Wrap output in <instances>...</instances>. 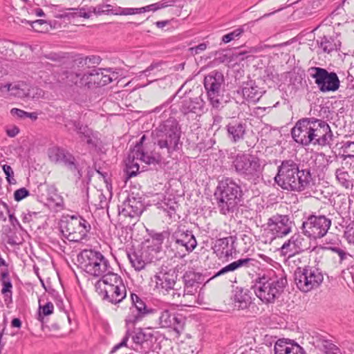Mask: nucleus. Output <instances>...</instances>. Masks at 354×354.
Masks as SVG:
<instances>
[{
    "label": "nucleus",
    "mask_w": 354,
    "mask_h": 354,
    "mask_svg": "<svg viewBox=\"0 0 354 354\" xmlns=\"http://www.w3.org/2000/svg\"><path fill=\"white\" fill-rule=\"evenodd\" d=\"M160 66L161 62L152 63L145 71H142L141 73L145 75L148 76L151 71L154 70L155 68H158Z\"/></svg>",
    "instance_id": "obj_63"
},
{
    "label": "nucleus",
    "mask_w": 354,
    "mask_h": 354,
    "mask_svg": "<svg viewBox=\"0 0 354 354\" xmlns=\"http://www.w3.org/2000/svg\"><path fill=\"white\" fill-rule=\"evenodd\" d=\"M335 176L339 183L344 187L348 189L350 186L353 185L350 180V175L348 171L345 170L344 167L337 169L335 171Z\"/></svg>",
    "instance_id": "obj_40"
},
{
    "label": "nucleus",
    "mask_w": 354,
    "mask_h": 354,
    "mask_svg": "<svg viewBox=\"0 0 354 354\" xmlns=\"http://www.w3.org/2000/svg\"><path fill=\"white\" fill-rule=\"evenodd\" d=\"M331 226L330 218L324 215L310 214L303 222L302 230L305 236L316 240L324 237Z\"/></svg>",
    "instance_id": "obj_12"
},
{
    "label": "nucleus",
    "mask_w": 354,
    "mask_h": 354,
    "mask_svg": "<svg viewBox=\"0 0 354 354\" xmlns=\"http://www.w3.org/2000/svg\"><path fill=\"white\" fill-rule=\"evenodd\" d=\"M39 319H41L42 316H48L51 315L54 310V306L51 302H47L45 305L41 306L39 303Z\"/></svg>",
    "instance_id": "obj_47"
},
{
    "label": "nucleus",
    "mask_w": 354,
    "mask_h": 354,
    "mask_svg": "<svg viewBox=\"0 0 354 354\" xmlns=\"http://www.w3.org/2000/svg\"><path fill=\"white\" fill-rule=\"evenodd\" d=\"M178 0H162L157 3H156L157 10H160L169 6H172Z\"/></svg>",
    "instance_id": "obj_58"
},
{
    "label": "nucleus",
    "mask_w": 354,
    "mask_h": 354,
    "mask_svg": "<svg viewBox=\"0 0 354 354\" xmlns=\"http://www.w3.org/2000/svg\"><path fill=\"white\" fill-rule=\"evenodd\" d=\"M170 233L169 231L155 233L151 236V244L146 245L153 254H157L162 248V244L165 239H169Z\"/></svg>",
    "instance_id": "obj_34"
},
{
    "label": "nucleus",
    "mask_w": 354,
    "mask_h": 354,
    "mask_svg": "<svg viewBox=\"0 0 354 354\" xmlns=\"http://www.w3.org/2000/svg\"><path fill=\"white\" fill-rule=\"evenodd\" d=\"M264 91L251 80L243 84L241 93L245 100L250 102H257L262 97Z\"/></svg>",
    "instance_id": "obj_30"
},
{
    "label": "nucleus",
    "mask_w": 354,
    "mask_h": 354,
    "mask_svg": "<svg viewBox=\"0 0 354 354\" xmlns=\"http://www.w3.org/2000/svg\"><path fill=\"white\" fill-rule=\"evenodd\" d=\"M131 300L132 306L129 308V312L125 318L127 331L122 341L113 347L114 351L121 348L122 346H127V342L129 339L130 330L133 328L136 323L148 315L158 313V308L148 306L136 294H131Z\"/></svg>",
    "instance_id": "obj_7"
},
{
    "label": "nucleus",
    "mask_w": 354,
    "mask_h": 354,
    "mask_svg": "<svg viewBox=\"0 0 354 354\" xmlns=\"http://www.w3.org/2000/svg\"><path fill=\"white\" fill-rule=\"evenodd\" d=\"M171 239L176 243L178 248H184L187 253L192 252L197 245V241L192 231L183 225L177 226L171 235Z\"/></svg>",
    "instance_id": "obj_18"
},
{
    "label": "nucleus",
    "mask_w": 354,
    "mask_h": 354,
    "mask_svg": "<svg viewBox=\"0 0 354 354\" xmlns=\"http://www.w3.org/2000/svg\"><path fill=\"white\" fill-rule=\"evenodd\" d=\"M291 241L293 243V248H295L297 254L301 253L308 249V243L301 235L295 234L290 237Z\"/></svg>",
    "instance_id": "obj_38"
},
{
    "label": "nucleus",
    "mask_w": 354,
    "mask_h": 354,
    "mask_svg": "<svg viewBox=\"0 0 354 354\" xmlns=\"http://www.w3.org/2000/svg\"><path fill=\"white\" fill-rule=\"evenodd\" d=\"M207 48V44L205 43H201L198 46L192 47L189 50L192 55H197L202 51H204Z\"/></svg>",
    "instance_id": "obj_59"
},
{
    "label": "nucleus",
    "mask_w": 354,
    "mask_h": 354,
    "mask_svg": "<svg viewBox=\"0 0 354 354\" xmlns=\"http://www.w3.org/2000/svg\"><path fill=\"white\" fill-rule=\"evenodd\" d=\"M82 257L86 272L91 275L103 277L112 270L109 261L100 252L84 250Z\"/></svg>",
    "instance_id": "obj_13"
},
{
    "label": "nucleus",
    "mask_w": 354,
    "mask_h": 354,
    "mask_svg": "<svg viewBox=\"0 0 354 354\" xmlns=\"http://www.w3.org/2000/svg\"><path fill=\"white\" fill-rule=\"evenodd\" d=\"M294 279L297 287L304 292H308L318 288L324 280L321 270L310 266L298 267L294 273Z\"/></svg>",
    "instance_id": "obj_8"
},
{
    "label": "nucleus",
    "mask_w": 354,
    "mask_h": 354,
    "mask_svg": "<svg viewBox=\"0 0 354 354\" xmlns=\"http://www.w3.org/2000/svg\"><path fill=\"white\" fill-rule=\"evenodd\" d=\"M293 223L288 215L276 214L268 218L267 225L272 234L283 237L292 231Z\"/></svg>",
    "instance_id": "obj_19"
},
{
    "label": "nucleus",
    "mask_w": 354,
    "mask_h": 354,
    "mask_svg": "<svg viewBox=\"0 0 354 354\" xmlns=\"http://www.w3.org/2000/svg\"><path fill=\"white\" fill-rule=\"evenodd\" d=\"M101 80V86H104L111 83L113 80L117 78V73L111 72L110 69L100 68V74Z\"/></svg>",
    "instance_id": "obj_42"
},
{
    "label": "nucleus",
    "mask_w": 354,
    "mask_h": 354,
    "mask_svg": "<svg viewBox=\"0 0 354 354\" xmlns=\"http://www.w3.org/2000/svg\"><path fill=\"white\" fill-rule=\"evenodd\" d=\"M131 157L136 158V160H139L147 165L158 164L162 160L160 156H149L145 153L143 150L139 151V149H137V152H131Z\"/></svg>",
    "instance_id": "obj_37"
},
{
    "label": "nucleus",
    "mask_w": 354,
    "mask_h": 354,
    "mask_svg": "<svg viewBox=\"0 0 354 354\" xmlns=\"http://www.w3.org/2000/svg\"><path fill=\"white\" fill-rule=\"evenodd\" d=\"M243 32L244 30L242 27L238 28L233 31L223 35L222 37V41L225 44L229 43L234 39L239 37Z\"/></svg>",
    "instance_id": "obj_45"
},
{
    "label": "nucleus",
    "mask_w": 354,
    "mask_h": 354,
    "mask_svg": "<svg viewBox=\"0 0 354 354\" xmlns=\"http://www.w3.org/2000/svg\"><path fill=\"white\" fill-rule=\"evenodd\" d=\"M294 140L303 146L330 145L333 133L326 121L314 117L299 119L291 130Z\"/></svg>",
    "instance_id": "obj_1"
},
{
    "label": "nucleus",
    "mask_w": 354,
    "mask_h": 354,
    "mask_svg": "<svg viewBox=\"0 0 354 354\" xmlns=\"http://www.w3.org/2000/svg\"><path fill=\"white\" fill-rule=\"evenodd\" d=\"M48 156L51 162L63 163L71 171H77L79 175L82 176L76 164L75 157L66 149L56 146L50 147L48 149Z\"/></svg>",
    "instance_id": "obj_21"
},
{
    "label": "nucleus",
    "mask_w": 354,
    "mask_h": 354,
    "mask_svg": "<svg viewBox=\"0 0 354 354\" xmlns=\"http://www.w3.org/2000/svg\"><path fill=\"white\" fill-rule=\"evenodd\" d=\"M131 342L129 347L140 353H147L153 347L156 340L154 332L151 328H138L132 333L130 331ZM126 346H129L127 344Z\"/></svg>",
    "instance_id": "obj_16"
},
{
    "label": "nucleus",
    "mask_w": 354,
    "mask_h": 354,
    "mask_svg": "<svg viewBox=\"0 0 354 354\" xmlns=\"http://www.w3.org/2000/svg\"><path fill=\"white\" fill-rule=\"evenodd\" d=\"M258 261L252 258L239 259L235 261L222 268L221 270L214 273V274L209 279H213L216 277L225 275L228 272H234L240 268H250L256 267L258 264Z\"/></svg>",
    "instance_id": "obj_26"
},
{
    "label": "nucleus",
    "mask_w": 354,
    "mask_h": 354,
    "mask_svg": "<svg viewBox=\"0 0 354 354\" xmlns=\"http://www.w3.org/2000/svg\"><path fill=\"white\" fill-rule=\"evenodd\" d=\"M68 10H75L77 12L73 13V16H77L80 17H84L85 19H89L91 17V15L93 13V11H91V6L85 8H68Z\"/></svg>",
    "instance_id": "obj_46"
},
{
    "label": "nucleus",
    "mask_w": 354,
    "mask_h": 354,
    "mask_svg": "<svg viewBox=\"0 0 354 354\" xmlns=\"http://www.w3.org/2000/svg\"><path fill=\"white\" fill-rule=\"evenodd\" d=\"M96 292L103 300L113 304L120 303L127 296V289L123 280H120L113 286H104L102 291Z\"/></svg>",
    "instance_id": "obj_23"
},
{
    "label": "nucleus",
    "mask_w": 354,
    "mask_h": 354,
    "mask_svg": "<svg viewBox=\"0 0 354 354\" xmlns=\"http://www.w3.org/2000/svg\"><path fill=\"white\" fill-rule=\"evenodd\" d=\"M91 11L96 15L114 14L112 10V6L110 4H99L95 7L91 6Z\"/></svg>",
    "instance_id": "obj_44"
},
{
    "label": "nucleus",
    "mask_w": 354,
    "mask_h": 354,
    "mask_svg": "<svg viewBox=\"0 0 354 354\" xmlns=\"http://www.w3.org/2000/svg\"><path fill=\"white\" fill-rule=\"evenodd\" d=\"M120 280H122V277L111 270L96 282L95 286V290L102 291V287L104 286H113V285L115 286Z\"/></svg>",
    "instance_id": "obj_35"
},
{
    "label": "nucleus",
    "mask_w": 354,
    "mask_h": 354,
    "mask_svg": "<svg viewBox=\"0 0 354 354\" xmlns=\"http://www.w3.org/2000/svg\"><path fill=\"white\" fill-rule=\"evenodd\" d=\"M227 137L234 144L240 142L245 139L247 132V124L241 120H232L225 127Z\"/></svg>",
    "instance_id": "obj_24"
},
{
    "label": "nucleus",
    "mask_w": 354,
    "mask_h": 354,
    "mask_svg": "<svg viewBox=\"0 0 354 354\" xmlns=\"http://www.w3.org/2000/svg\"><path fill=\"white\" fill-rule=\"evenodd\" d=\"M134 8H122L119 7L117 12H115L114 15H135Z\"/></svg>",
    "instance_id": "obj_60"
},
{
    "label": "nucleus",
    "mask_w": 354,
    "mask_h": 354,
    "mask_svg": "<svg viewBox=\"0 0 354 354\" xmlns=\"http://www.w3.org/2000/svg\"><path fill=\"white\" fill-rule=\"evenodd\" d=\"M318 46L322 49L324 53H330L332 51L337 50L340 48L341 42L337 37L332 36H323L317 40Z\"/></svg>",
    "instance_id": "obj_31"
},
{
    "label": "nucleus",
    "mask_w": 354,
    "mask_h": 354,
    "mask_svg": "<svg viewBox=\"0 0 354 354\" xmlns=\"http://www.w3.org/2000/svg\"><path fill=\"white\" fill-rule=\"evenodd\" d=\"M256 296L264 304H273L281 296L287 284V279L277 275L273 270L259 273L252 281Z\"/></svg>",
    "instance_id": "obj_4"
},
{
    "label": "nucleus",
    "mask_w": 354,
    "mask_h": 354,
    "mask_svg": "<svg viewBox=\"0 0 354 354\" xmlns=\"http://www.w3.org/2000/svg\"><path fill=\"white\" fill-rule=\"evenodd\" d=\"M236 237L230 236L227 237L219 239L216 241L214 248L216 252L221 256H224L227 259L232 258L233 254H236V250L234 245Z\"/></svg>",
    "instance_id": "obj_27"
},
{
    "label": "nucleus",
    "mask_w": 354,
    "mask_h": 354,
    "mask_svg": "<svg viewBox=\"0 0 354 354\" xmlns=\"http://www.w3.org/2000/svg\"><path fill=\"white\" fill-rule=\"evenodd\" d=\"M100 68H93L86 72H84V81L85 87L88 88H93L96 87H101V80L100 77Z\"/></svg>",
    "instance_id": "obj_33"
},
{
    "label": "nucleus",
    "mask_w": 354,
    "mask_h": 354,
    "mask_svg": "<svg viewBox=\"0 0 354 354\" xmlns=\"http://www.w3.org/2000/svg\"><path fill=\"white\" fill-rule=\"evenodd\" d=\"M225 85L223 75L218 71L210 72L204 79V86L207 91L208 100L214 109L223 107V91Z\"/></svg>",
    "instance_id": "obj_9"
},
{
    "label": "nucleus",
    "mask_w": 354,
    "mask_h": 354,
    "mask_svg": "<svg viewBox=\"0 0 354 354\" xmlns=\"http://www.w3.org/2000/svg\"><path fill=\"white\" fill-rule=\"evenodd\" d=\"M214 197L219 212L230 216L237 213L244 201L241 186L232 178H225L218 182Z\"/></svg>",
    "instance_id": "obj_3"
},
{
    "label": "nucleus",
    "mask_w": 354,
    "mask_h": 354,
    "mask_svg": "<svg viewBox=\"0 0 354 354\" xmlns=\"http://www.w3.org/2000/svg\"><path fill=\"white\" fill-rule=\"evenodd\" d=\"M327 250H331L333 252H335L339 257V263H342L344 260H346L348 257H351V256L344 251L343 249L337 247H327L325 248Z\"/></svg>",
    "instance_id": "obj_51"
},
{
    "label": "nucleus",
    "mask_w": 354,
    "mask_h": 354,
    "mask_svg": "<svg viewBox=\"0 0 354 354\" xmlns=\"http://www.w3.org/2000/svg\"><path fill=\"white\" fill-rule=\"evenodd\" d=\"M324 348L326 354H340L339 348L330 342L326 341Z\"/></svg>",
    "instance_id": "obj_53"
},
{
    "label": "nucleus",
    "mask_w": 354,
    "mask_h": 354,
    "mask_svg": "<svg viewBox=\"0 0 354 354\" xmlns=\"http://www.w3.org/2000/svg\"><path fill=\"white\" fill-rule=\"evenodd\" d=\"M0 91L3 94H9L10 95L21 98L30 95L28 86L24 82L1 84Z\"/></svg>",
    "instance_id": "obj_28"
},
{
    "label": "nucleus",
    "mask_w": 354,
    "mask_h": 354,
    "mask_svg": "<svg viewBox=\"0 0 354 354\" xmlns=\"http://www.w3.org/2000/svg\"><path fill=\"white\" fill-rule=\"evenodd\" d=\"M184 288L179 287L171 294V300L174 303L183 305V298L186 295H193L197 292L199 285L203 281V276L194 271H187L183 277Z\"/></svg>",
    "instance_id": "obj_14"
},
{
    "label": "nucleus",
    "mask_w": 354,
    "mask_h": 354,
    "mask_svg": "<svg viewBox=\"0 0 354 354\" xmlns=\"http://www.w3.org/2000/svg\"><path fill=\"white\" fill-rule=\"evenodd\" d=\"M157 207L162 209L170 219H175L176 217V210L178 208V204L174 198H164L161 203H157Z\"/></svg>",
    "instance_id": "obj_32"
},
{
    "label": "nucleus",
    "mask_w": 354,
    "mask_h": 354,
    "mask_svg": "<svg viewBox=\"0 0 354 354\" xmlns=\"http://www.w3.org/2000/svg\"><path fill=\"white\" fill-rule=\"evenodd\" d=\"M232 169L239 176L257 184L262 178L264 165L254 155L239 153L233 158Z\"/></svg>",
    "instance_id": "obj_6"
},
{
    "label": "nucleus",
    "mask_w": 354,
    "mask_h": 354,
    "mask_svg": "<svg viewBox=\"0 0 354 354\" xmlns=\"http://www.w3.org/2000/svg\"><path fill=\"white\" fill-rule=\"evenodd\" d=\"M83 140L86 141L88 147L92 149H95L97 147V138L93 132L91 135H89V138L86 137Z\"/></svg>",
    "instance_id": "obj_57"
},
{
    "label": "nucleus",
    "mask_w": 354,
    "mask_h": 354,
    "mask_svg": "<svg viewBox=\"0 0 354 354\" xmlns=\"http://www.w3.org/2000/svg\"><path fill=\"white\" fill-rule=\"evenodd\" d=\"M60 227L63 235L69 241L79 242L86 236L91 225L82 217L74 215L62 221Z\"/></svg>",
    "instance_id": "obj_11"
},
{
    "label": "nucleus",
    "mask_w": 354,
    "mask_h": 354,
    "mask_svg": "<svg viewBox=\"0 0 354 354\" xmlns=\"http://www.w3.org/2000/svg\"><path fill=\"white\" fill-rule=\"evenodd\" d=\"M311 70L315 72L311 74V77L321 92H335L339 89L340 81L335 72H328L320 67H313Z\"/></svg>",
    "instance_id": "obj_15"
},
{
    "label": "nucleus",
    "mask_w": 354,
    "mask_h": 354,
    "mask_svg": "<svg viewBox=\"0 0 354 354\" xmlns=\"http://www.w3.org/2000/svg\"><path fill=\"white\" fill-rule=\"evenodd\" d=\"M251 302V297L248 294V290H236L234 295V304L236 307L239 309L244 310L249 307Z\"/></svg>",
    "instance_id": "obj_36"
},
{
    "label": "nucleus",
    "mask_w": 354,
    "mask_h": 354,
    "mask_svg": "<svg viewBox=\"0 0 354 354\" xmlns=\"http://www.w3.org/2000/svg\"><path fill=\"white\" fill-rule=\"evenodd\" d=\"M77 133L80 136V138L83 140L86 137L89 138V135H91L93 131L91 129L88 128L87 125H84L80 122V125L77 127V129L75 130Z\"/></svg>",
    "instance_id": "obj_50"
},
{
    "label": "nucleus",
    "mask_w": 354,
    "mask_h": 354,
    "mask_svg": "<svg viewBox=\"0 0 354 354\" xmlns=\"http://www.w3.org/2000/svg\"><path fill=\"white\" fill-rule=\"evenodd\" d=\"M274 182L281 189L301 192L314 185V178L310 168L301 169L293 160H284L277 167Z\"/></svg>",
    "instance_id": "obj_2"
},
{
    "label": "nucleus",
    "mask_w": 354,
    "mask_h": 354,
    "mask_svg": "<svg viewBox=\"0 0 354 354\" xmlns=\"http://www.w3.org/2000/svg\"><path fill=\"white\" fill-rule=\"evenodd\" d=\"M205 102L201 97L184 99L180 106V112L184 115L194 113L201 115L203 112Z\"/></svg>",
    "instance_id": "obj_29"
},
{
    "label": "nucleus",
    "mask_w": 354,
    "mask_h": 354,
    "mask_svg": "<svg viewBox=\"0 0 354 354\" xmlns=\"http://www.w3.org/2000/svg\"><path fill=\"white\" fill-rule=\"evenodd\" d=\"M223 121V117L220 115L215 114L213 116V123L212 127H216V129H218L221 127V123Z\"/></svg>",
    "instance_id": "obj_64"
},
{
    "label": "nucleus",
    "mask_w": 354,
    "mask_h": 354,
    "mask_svg": "<svg viewBox=\"0 0 354 354\" xmlns=\"http://www.w3.org/2000/svg\"><path fill=\"white\" fill-rule=\"evenodd\" d=\"M80 121L74 120H66L65 121V127L68 128V129H73L74 131L77 129V127L80 125Z\"/></svg>",
    "instance_id": "obj_62"
},
{
    "label": "nucleus",
    "mask_w": 354,
    "mask_h": 354,
    "mask_svg": "<svg viewBox=\"0 0 354 354\" xmlns=\"http://www.w3.org/2000/svg\"><path fill=\"white\" fill-rule=\"evenodd\" d=\"M178 276L176 268L162 265L154 275L156 289L160 294L169 296L171 299V294L178 288Z\"/></svg>",
    "instance_id": "obj_10"
},
{
    "label": "nucleus",
    "mask_w": 354,
    "mask_h": 354,
    "mask_svg": "<svg viewBox=\"0 0 354 354\" xmlns=\"http://www.w3.org/2000/svg\"><path fill=\"white\" fill-rule=\"evenodd\" d=\"M1 204L2 205V208L0 207V221L6 222L7 216H9L11 212L6 203L1 201Z\"/></svg>",
    "instance_id": "obj_56"
},
{
    "label": "nucleus",
    "mask_w": 354,
    "mask_h": 354,
    "mask_svg": "<svg viewBox=\"0 0 354 354\" xmlns=\"http://www.w3.org/2000/svg\"><path fill=\"white\" fill-rule=\"evenodd\" d=\"M153 135L154 144L167 157H171L174 151L181 148V128L174 118H169L160 124L154 130Z\"/></svg>",
    "instance_id": "obj_5"
},
{
    "label": "nucleus",
    "mask_w": 354,
    "mask_h": 354,
    "mask_svg": "<svg viewBox=\"0 0 354 354\" xmlns=\"http://www.w3.org/2000/svg\"><path fill=\"white\" fill-rule=\"evenodd\" d=\"M136 158L131 157V152L126 160V174L128 178L136 176L139 171V164L135 160Z\"/></svg>",
    "instance_id": "obj_41"
},
{
    "label": "nucleus",
    "mask_w": 354,
    "mask_h": 354,
    "mask_svg": "<svg viewBox=\"0 0 354 354\" xmlns=\"http://www.w3.org/2000/svg\"><path fill=\"white\" fill-rule=\"evenodd\" d=\"M274 354H306L304 349L288 339H278L274 346Z\"/></svg>",
    "instance_id": "obj_25"
},
{
    "label": "nucleus",
    "mask_w": 354,
    "mask_h": 354,
    "mask_svg": "<svg viewBox=\"0 0 354 354\" xmlns=\"http://www.w3.org/2000/svg\"><path fill=\"white\" fill-rule=\"evenodd\" d=\"M344 236L349 243L354 244V221L346 226Z\"/></svg>",
    "instance_id": "obj_49"
},
{
    "label": "nucleus",
    "mask_w": 354,
    "mask_h": 354,
    "mask_svg": "<svg viewBox=\"0 0 354 354\" xmlns=\"http://www.w3.org/2000/svg\"><path fill=\"white\" fill-rule=\"evenodd\" d=\"M127 257L131 266L136 271H140L145 269L147 264L150 263L156 257L147 246L140 249H131L127 253Z\"/></svg>",
    "instance_id": "obj_20"
},
{
    "label": "nucleus",
    "mask_w": 354,
    "mask_h": 354,
    "mask_svg": "<svg viewBox=\"0 0 354 354\" xmlns=\"http://www.w3.org/2000/svg\"><path fill=\"white\" fill-rule=\"evenodd\" d=\"M294 245L291 241V239L286 241L280 248V254L281 256L286 257H291L297 254L295 248L292 247Z\"/></svg>",
    "instance_id": "obj_43"
},
{
    "label": "nucleus",
    "mask_w": 354,
    "mask_h": 354,
    "mask_svg": "<svg viewBox=\"0 0 354 354\" xmlns=\"http://www.w3.org/2000/svg\"><path fill=\"white\" fill-rule=\"evenodd\" d=\"M158 324L161 328H171L180 335L184 329L186 319L178 313H171L168 309H158Z\"/></svg>",
    "instance_id": "obj_17"
},
{
    "label": "nucleus",
    "mask_w": 354,
    "mask_h": 354,
    "mask_svg": "<svg viewBox=\"0 0 354 354\" xmlns=\"http://www.w3.org/2000/svg\"><path fill=\"white\" fill-rule=\"evenodd\" d=\"M10 113L13 116H15L18 118H20V119L26 118V111H25L24 110H21V109H19L17 108H13L11 109Z\"/></svg>",
    "instance_id": "obj_61"
},
{
    "label": "nucleus",
    "mask_w": 354,
    "mask_h": 354,
    "mask_svg": "<svg viewBox=\"0 0 354 354\" xmlns=\"http://www.w3.org/2000/svg\"><path fill=\"white\" fill-rule=\"evenodd\" d=\"M342 149L344 153H348L345 156L346 158H354V142L346 141L343 142Z\"/></svg>",
    "instance_id": "obj_52"
},
{
    "label": "nucleus",
    "mask_w": 354,
    "mask_h": 354,
    "mask_svg": "<svg viewBox=\"0 0 354 354\" xmlns=\"http://www.w3.org/2000/svg\"><path fill=\"white\" fill-rule=\"evenodd\" d=\"M143 210L144 204L142 198L136 197L133 194H131L119 207V214L120 216L137 218L141 215Z\"/></svg>",
    "instance_id": "obj_22"
},
{
    "label": "nucleus",
    "mask_w": 354,
    "mask_h": 354,
    "mask_svg": "<svg viewBox=\"0 0 354 354\" xmlns=\"http://www.w3.org/2000/svg\"><path fill=\"white\" fill-rule=\"evenodd\" d=\"M12 285L9 279L7 281H3V288L1 290V293L3 294L6 297H9L10 299H11L12 297Z\"/></svg>",
    "instance_id": "obj_55"
},
{
    "label": "nucleus",
    "mask_w": 354,
    "mask_h": 354,
    "mask_svg": "<svg viewBox=\"0 0 354 354\" xmlns=\"http://www.w3.org/2000/svg\"><path fill=\"white\" fill-rule=\"evenodd\" d=\"M66 83L70 85H76L80 87L85 86L84 81L83 82V79H84V73H77V72H68L66 73Z\"/></svg>",
    "instance_id": "obj_39"
},
{
    "label": "nucleus",
    "mask_w": 354,
    "mask_h": 354,
    "mask_svg": "<svg viewBox=\"0 0 354 354\" xmlns=\"http://www.w3.org/2000/svg\"><path fill=\"white\" fill-rule=\"evenodd\" d=\"M29 191L25 188L21 187L20 189H17L14 193V198L16 201H20L29 196Z\"/></svg>",
    "instance_id": "obj_54"
},
{
    "label": "nucleus",
    "mask_w": 354,
    "mask_h": 354,
    "mask_svg": "<svg viewBox=\"0 0 354 354\" xmlns=\"http://www.w3.org/2000/svg\"><path fill=\"white\" fill-rule=\"evenodd\" d=\"M2 169L5 173L6 180L10 185H15L17 180L14 177V171L12 168L8 165H2Z\"/></svg>",
    "instance_id": "obj_48"
}]
</instances>
